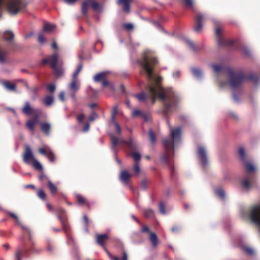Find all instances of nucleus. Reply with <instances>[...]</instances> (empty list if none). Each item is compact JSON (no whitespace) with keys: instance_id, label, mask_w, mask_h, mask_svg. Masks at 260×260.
Instances as JSON below:
<instances>
[{"instance_id":"1","label":"nucleus","mask_w":260,"mask_h":260,"mask_svg":"<svg viewBox=\"0 0 260 260\" xmlns=\"http://www.w3.org/2000/svg\"><path fill=\"white\" fill-rule=\"evenodd\" d=\"M138 62L141 67V73L146 75L149 83L145 87V92L142 91L135 96L141 102H145L147 96L153 104L155 102V98H158L163 103L162 112L164 115L176 110L180 101L179 96L172 88H162L160 84L162 77L153 74V66L158 63L153 53L146 51Z\"/></svg>"},{"instance_id":"2","label":"nucleus","mask_w":260,"mask_h":260,"mask_svg":"<svg viewBox=\"0 0 260 260\" xmlns=\"http://www.w3.org/2000/svg\"><path fill=\"white\" fill-rule=\"evenodd\" d=\"M171 140L164 139L162 143L165 149V152L161 157L164 163L167 165L171 169L172 173L173 172V169L171 166L169 160L174 153V148L177 147L181 141V127L178 126L172 127L169 125Z\"/></svg>"},{"instance_id":"3","label":"nucleus","mask_w":260,"mask_h":260,"mask_svg":"<svg viewBox=\"0 0 260 260\" xmlns=\"http://www.w3.org/2000/svg\"><path fill=\"white\" fill-rule=\"evenodd\" d=\"M229 81H221L219 85L221 88H225L230 85L233 90V99L235 103H239L240 100L239 94L242 92V86L246 79V76L242 71H234L231 68L227 69Z\"/></svg>"},{"instance_id":"4","label":"nucleus","mask_w":260,"mask_h":260,"mask_svg":"<svg viewBox=\"0 0 260 260\" xmlns=\"http://www.w3.org/2000/svg\"><path fill=\"white\" fill-rule=\"evenodd\" d=\"M3 5L11 15L17 14L19 11L26 6L24 0H0V18L2 15Z\"/></svg>"},{"instance_id":"5","label":"nucleus","mask_w":260,"mask_h":260,"mask_svg":"<svg viewBox=\"0 0 260 260\" xmlns=\"http://www.w3.org/2000/svg\"><path fill=\"white\" fill-rule=\"evenodd\" d=\"M246 173L244 177L240 180L242 188L245 191H249L252 186L253 175L251 173L254 172L256 168L250 162L245 164Z\"/></svg>"},{"instance_id":"6","label":"nucleus","mask_w":260,"mask_h":260,"mask_svg":"<svg viewBox=\"0 0 260 260\" xmlns=\"http://www.w3.org/2000/svg\"><path fill=\"white\" fill-rule=\"evenodd\" d=\"M90 6L95 11H101V8L96 1L94 0H85L82 3L81 7L82 13L83 15H85L87 14Z\"/></svg>"},{"instance_id":"7","label":"nucleus","mask_w":260,"mask_h":260,"mask_svg":"<svg viewBox=\"0 0 260 260\" xmlns=\"http://www.w3.org/2000/svg\"><path fill=\"white\" fill-rule=\"evenodd\" d=\"M197 154L200 163L203 168H205L208 164V159L206 148L203 146H199Z\"/></svg>"},{"instance_id":"8","label":"nucleus","mask_w":260,"mask_h":260,"mask_svg":"<svg viewBox=\"0 0 260 260\" xmlns=\"http://www.w3.org/2000/svg\"><path fill=\"white\" fill-rule=\"evenodd\" d=\"M57 210L58 213L57 217L62 224L64 232L67 234L70 227L67 222H66V210L61 207H58Z\"/></svg>"},{"instance_id":"9","label":"nucleus","mask_w":260,"mask_h":260,"mask_svg":"<svg viewBox=\"0 0 260 260\" xmlns=\"http://www.w3.org/2000/svg\"><path fill=\"white\" fill-rule=\"evenodd\" d=\"M110 140L111 142V149L113 152L116 154L117 152V146L118 144L127 145V140H124L123 139H118L113 134L110 135Z\"/></svg>"},{"instance_id":"10","label":"nucleus","mask_w":260,"mask_h":260,"mask_svg":"<svg viewBox=\"0 0 260 260\" xmlns=\"http://www.w3.org/2000/svg\"><path fill=\"white\" fill-rule=\"evenodd\" d=\"M35 159L29 146H26L23 154V160L24 163L30 165Z\"/></svg>"},{"instance_id":"11","label":"nucleus","mask_w":260,"mask_h":260,"mask_svg":"<svg viewBox=\"0 0 260 260\" xmlns=\"http://www.w3.org/2000/svg\"><path fill=\"white\" fill-rule=\"evenodd\" d=\"M208 15L206 14L199 13L196 18V25L194 27V30L196 32L201 31L203 28L202 21L207 19Z\"/></svg>"},{"instance_id":"12","label":"nucleus","mask_w":260,"mask_h":260,"mask_svg":"<svg viewBox=\"0 0 260 260\" xmlns=\"http://www.w3.org/2000/svg\"><path fill=\"white\" fill-rule=\"evenodd\" d=\"M221 29L216 28V35L217 37V43L220 46H231L234 44V42L232 40H222L220 37Z\"/></svg>"},{"instance_id":"13","label":"nucleus","mask_w":260,"mask_h":260,"mask_svg":"<svg viewBox=\"0 0 260 260\" xmlns=\"http://www.w3.org/2000/svg\"><path fill=\"white\" fill-rule=\"evenodd\" d=\"M58 55L57 53H54L49 56L48 58H45L42 60V63L45 64L47 63H50L52 68H55L57 66L58 62Z\"/></svg>"},{"instance_id":"14","label":"nucleus","mask_w":260,"mask_h":260,"mask_svg":"<svg viewBox=\"0 0 260 260\" xmlns=\"http://www.w3.org/2000/svg\"><path fill=\"white\" fill-rule=\"evenodd\" d=\"M27 252V250H24L20 246H17L15 252L14 260H22L23 257L26 256Z\"/></svg>"},{"instance_id":"15","label":"nucleus","mask_w":260,"mask_h":260,"mask_svg":"<svg viewBox=\"0 0 260 260\" xmlns=\"http://www.w3.org/2000/svg\"><path fill=\"white\" fill-rule=\"evenodd\" d=\"M75 79H72L71 83L69 85V89L70 90V95L73 99H75L76 92L79 89V86L76 83Z\"/></svg>"},{"instance_id":"16","label":"nucleus","mask_w":260,"mask_h":260,"mask_svg":"<svg viewBox=\"0 0 260 260\" xmlns=\"http://www.w3.org/2000/svg\"><path fill=\"white\" fill-rule=\"evenodd\" d=\"M184 42L186 43V44L188 46V47L193 51L197 52L204 48V45L202 44L196 46L194 43L190 41L189 39L187 38H185L184 39Z\"/></svg>"},{"instance_id":"17","label":"nucleus","mask_w":260,"mask_h":260,"mask_svg":"<svg viewBox=\"0 0 260 260\" xmlns=\"http://www.w3.org/2000/svg\"><path fill=\"white\" fill-rule=\"evenodd\" d=\"M241 250L244 252L246 254L253 256L255 254V250L251 247L245 244L241 243L240 244Z\"/></svg>"},{"instance_id":"18","label":"nucleus","mask_w":260,"mask_h":260,"mask_svg":"<svg viewBox=\"0 0 260 260\" xmlns=\"http://www.w3.org/2000/svg\"><path fill=\"white\" fill-rule=\"evenodd\" d=\"M108 72H100L93 77V80L95 82H102L105 79H106L107 75L108 74Z\"/></svg>"},{"instance_id":"19","label":"nucleus","mask_w":260,"mask_h":260,"mask_svg":"<svg viewBox=\"0 0 260 260\" xmlns=\"http://www.w3.org/2000/svg\"><path fill=\"white\" fill-rule=\"evenodd\" d=\"M127 146L131 150H136L138 148V143L133 138H129L127 140Z\"/></svg>"},{"instance_id":"20","label":"nucleus","mask_w":260,"mask_h":260,"mask_svg":"<svg viewBox=\"0 0 260 260\" xmlns=\"http://www.w3.org/2000/svg\"><path fill=\"white\" fill-rule=\"evenodd\" d=\"M41 130L47 135L49 136L50 133L51 124L48 122H42L40 123Z\"/></svg>"},{"instance_id":"21","label":"nucleus","mask_w":260,"mask_h":260,"mask_svg":"<svg viewBox=\"0 0 260 260\" xmlns=\"http://www.w3.org/2000/svg\"><path fill=\"white\" fill-rule=\"evenodd\" d=\"M9 215L13 218L17 222V224L20 226L23 230H26V231L28 232V233L30 234V231L29 230V229L28 228H27V226H24V225H23L21 222L20 221L18 217L16 215H15L14 213L11 212H9Z\"/></svg>"},{"instance_id":"22","label":"nucleus","mask_w":260,"mask_h":260,"mask_svg":"<svg viewBox=\"0 0 260 260\" xmlns=\"http://www.w3.org/2000/svg\"><path fill=\"white\" fill-rule=\"evenodd\" d=\"M149 239L151 243L153 248L157 247L158 244V239L156 234L154 232H151L149 235Z\"/></svg>"},{"instance_id":"23","label":"nucleus","mask_w":260,"mask_h":260,"mask_svg":"<svg viewBox=\"0 0 260 260\" xmlns=\"http://www.w3.org/2000/svg\"><path fill=\"white\" fill-rule=\"evenodd\" d=\"M108 237L106 234L96 235V242L102 247H104L105 242Z\"/></svg>"},{"instance_id":"24","label":"nucleus","mask_w":260,"mask_h":260,"mask_svg":"<svg viewBox=\"0 0 260 260\" xmlns=\"http://www.w3.org/2000/svg\"><path fill=\"white\" fill-rule=\"evenodd\" d=\"M191 72L192 75L198 79H201L203 77V72L200 68H192Z\"/></svg>"},{"instance_id":"25","label":"nucleus","mask_w":260,"mask_h":260,"mask_svg":"<svg viewBox=\"0 0 260 260\" xmlns=\"http://www.w3.org/2000/svg\"><path fill=\"white\" fill-rule=\"evenodd\" d=\"M8 51L0 47V63L4 64L7 62Z\"/></svg>"},{"instance_id":"26","label":"nucleus","mask_w":260,"mask_h":260,"mask_svg":"<svg viewBox=\"0 0 260 260\" xmlns=\"http://www.w3.org/2000/svg\"><path fill=\"white\" fill-rule=\"evenodd\" d=\"M238 155L240 159L244 162V167H245V164L248 162L246 159V154L245 149L243 147H241L238 149Z\"/></svg>"},{"instance_id":"27","label":"nucleus","mask_w":260,"mask_h":260,"mask_svg":"<svg viewBox=\"0 0 260 260\" xmlns=\"http://www.w3.org/2000/svg\"><path fill=\"white\" fill-rule=\"evenodd\" d=\"M131 177V175L126 171H123L120 175V180L125 184H127L128 180Z\"/></svg>"},{"instance_id":"28","label":"nucleus","mask_w":260,"mask_h":260,"mask_svg":"<svg viewBox=\"0 0 260 260\" xmlns=\"http://www.w3.org/2000/svg\"><path fill=\"white\" fill-rule=\"evenodd\" d=\"M215 194L216 196L222 200H224L225 198V192L224 189L219 187L215 189L214 191Z\"/></svg>"},{"instance_id":"29","label":"nucleus","mask_w":260,"mask_h":260,"mask_svg":"<svg viewBox=\"0 0 260 260\" xmlns=\"http://www.w3.org/2000/svg\"><path fill=\"white\" fill-rule=\"evenodd\" d=\"M118 4H123V11L125 12H128L130 9L129 0H118Z\"/></svg>"},{"instance_id":"30","label":"nucleus","mask_w":260,"mask_h":260,"mask_svg":"<svg viewBox=\"0 0 260 260\" xmlns=\"http://www.w3.org/2000/svg\"><path fill=\"white\" fill-rule=\"evenodd\" d=\"M2 83L4 87L7 90L14 91L16 89V85L14 83H11L9 81H4Z\"/></svg>"},{"instance_id":"31","label":"nucleus","mask_w":260,"mask_h":260,"mask_svg":"<svg viewBox=\"0 0 260 260\" xmlns=\"http://www.w3.org/2000/svg\"><path fill=\"white\" fill-rule=\"evenodd\" d=\"M14 34L10 30H7L4 33V38L8 42H11L13 41Z\"/></svg>"},{"instance_id":"32","label":"nucleus","mask_w":260,"mask_h":260,"mask_svg":"<svg viewBox=\"0 0 260 260\" xmlns=\"http://www.w3.org/2000/svg\"><path fill=\"white\" fill-rule=\"evenodd\" d=\"M209 65L213 69V71L216 73H218L221 72L224 69V66L222 64L210 63Z\"/></svg>"},{"instance_id":"33","label":"nucleus","mask_w":260,"mask_h":260,"mask_svg":"<svg viewBox=\"0 0 260 260\" xmlns=\"http://www.w3.org/2000/svg\"><path fill=\"white\" fill-rule=\"evenodd\" d=\"M46 149L48 150V153L46 155V156L50 161L54 162L55 159V156L52 150L50 147H46Z\"/></svg>"},{"instance_id":"34","label":"nucleus","mask_w":260,"mask_h":260,"mask_svg":"<svg viewBox=\"0 0 260 260\" xmlns=\"http://www.w3.org/2000/svg\"><path fill=\"white\" fill-rule=\"evenodd\" d=\"M32 110L30 106L29 103L26 102L22 109L23 113L27 115H30L32 113Z\"/></svg>"},{"instance_id":"35","label":"nucleus","mask_w":260,"mask_h":260,"mask_svg":"<svg viewBox=\"0 0 260 260\" xmlns=\"http://www.w3.org/2000/svg\"><path fill=\"white\" fill-rule=\"evenodd\" d=\"M56 26L55 24L47 23L44 24L43 30L45 31L50 32L55 29Z\"/></svg>"},{"instance_id":"36","label":"nucleus","mask_w":260,"mask_h":260,"mask_svg":"<svg viewBox=\"0 0 260 260\" xmlns=\"http://www.w3.org/2000/svg\"><path fill=\"white\" fill-rule=\"evenodd\" d=\"M30 165H31L37 170H42L43 169L42 165L37 159H35Z\"/></svg>"},{"instance_id":"37","label":"nucleus","mask_w":260,"mask_h":260,"mask_svg":"<svg viewBox=\"0 0 260 260\" xmlns=\"http://www.w3.org/2000/svg\"><path fill=\"white\" fill-rule=\"evenodd\" d=\"M47 186L52 194H54L56 192L57 187L50 180L48 181Z\"/></svg>"},{"instance_id":"38","label":"nucleus","mask_w":260,"mask_h":260,"mask_svg":"<svg viewBox=\"0 0 260 260\" xmlns=\"http://www.w3.org/2000/svg\"><path fill=\"white\" fill-rule=\"evenodd\" d=\"M36 123L37 119L35 120H29L27 121L26 126L30 130L33 131Z\"/></svg>"},{"instance_id":"39","label":"nucleus","mask_w":260,"mask_h":260,"mask_svg":"<svg viewBox=\"0 0 260 260\" xmlns=\"http://www.w3.org/2000/svg\"><path fill=\"white\" fill-rule=\"evenodd\" d=\"M144 215L146 217H152L154 215V212L151 209H146L144 210Z\"/></svg>"},{"instance_id":"40","label":"nucleus","mask_w":260,"mask_h":260,"mask_svg":"<svg viewBox=\"0 0 260 260\" xmlns=\"http://www.w3.org/2000/svg\"><path fill=\"white\" fill-rule=\"evenodd\" d=\"M53 97L52 95H47L44 99V103L47 106H50L53 102Z\"/></svg>"},{"instance_id":"41","label":"nucleus","mask_w":260,"mask_h":260,"mask_svg":"<svg viewBox=\"0 0 260 260\" xmlns=\"http://www.w3.org/2000/svg\"><path fill=\"white\" fill-rule=\"evenodd\" d=\"M158 209L161 214L165 215L166 214L165 204L163 201L160 202L158 206Z\"/></svg>"},{"instance_id":"42","label":"nucleus","mask_w":260,"mask_h":260,"mask_svg":"<svg viewBox=\"0 0 260 260\" xmlns=\"http://www.w3.org/2000/svg\"><path fill=\"white\" fill-rule=\"evenodd\" d=\"M149 181L146 179H143L140 182V188L143 190L146 189Z\"/></svg>"},{"instance_id":"43","label":"nucleus","mask_w":260,"mask_h":260,"mask_svg":"<svg viewBox=\"0 0 260 260\" xmlns=\"http://www.w3.org/2000/svg\"><path fill=\"white\" fill-rule=\"evenodd\" d=\"M149 134L151 143L154 144L155 143V135L151 129H149Z\"/></svg>"},{"instance_id":"44","label":"nucleus","mask_w":260,"mask_h":260,"mask_svg":"<svg viewBox=\"0 0 260 260\" xmlns=\"http://www.w3.org/2000/svg\"><path fill=\"white\" fill-rule=\"evenodd\" d=\"M249 80L254 84H257L259 80V78L254 74H251L249 78Z\"/></svg>"},{"instance_id":"45","label":"nucleus","mask_w":260,"mask_h":260,"mask_svg":"<svg viewBox=\"0 0 260 260\" xmlns=\"http://www.w3.org/2000/svg\"><path fill=\"white\" fill-rule=\"evenodd\" d=\"M102 85L103 87L109 86L111 90H114V85L110 84L109 82L106 80V79L102 82Z\"/></svg>"},{"instance_id":"46","label":"nucleus","mask_w":260,"mask_h":260,"mask_svg":"<svg viewBox=\"0 0 260 260\" xmlns=\"http://www.w3.org/2000/svg\"><path fill=\"white\" fill-rule=\"evenodd\" d=\"M132 155L133 156V159L136 162L138 161L141 159V154L137 152L132 153Z\"/></svg>"},{"instance_id":"47","label":"nucleus","mask_w":260,"mask_h":260,"mask_svg":"<svg viewBox=\"0 0 260 260\" xmlns=\"http://www.w3.org/2000/svg\"><path fill=\"white\" fill-rule=\"evenodd\" d=\"M143 112L137 109H134L132 111V115L133 117L142 116Z\"/></svg>"},{"instance_id":"48","label":"nucleus","mask_w":260,"mask_h":260,"mask_svg":"<svg viewBox=\"0 0 260 260\" xmlns=\"http://www.w3.org/2000/svg\"><path fill=\"white\" fill-rule=\"evenodd\" d=\"M242 52L246 56L250 55V50L246 46H243L241 48Z\"/></svg>"},{"instance_id":"49","label":"nucleus","mask_w":260,"mask_h":260,"mask_svg":"<svg viewBox=\"0 0 260 260\" xmlns=\"http://www.w3.org/2000/svg\"><path fill=\"white\" fill-rule=\"evenodd\" d=\"M46 147H49L48 145H44V147L43 148H40L38 150L39 152L43 155H45L46 156L47 153H48V150L46 149Z\"/></svg>"},{"instance_id":"50","label":"nucleus","mask_w":260,"mask_h":260,"mask_svg":"<svg viewBox=\"0 0 260 260\" xmlns=\"http://www.w3.org/2000/svg\"><path fill=\"white\" fill-rule=\"evenodd\" d=\"M38 196L42 200H45L46 199V193L42 189H40L38 191Z\"/></svg>"},{"instance_id":"51","label":"nucleus","mask_w":260,"mask_h":260,"mask_svg":"<svg viewBox=\"0 0 260 260\" xmlns=\"http://www.w3.org/2000/svg\"><path fill=\"white\" fill-rule=\"evenodd\" d=\"M47 89L50 92H54L56 89V86L54 84L50 83L47 86Z\"/></svg>"},{"instance_id":"52","label":"nucleus","mask_w":260,"mask_h":260,"mask_svg":"<svg viewBox=\"0 0 260 260\" xmlns=\"http://www.w3.org/2000/svg\"><path fill=\"white\" fill-rule=\"evenodd\" d=\"M123 26L127 30H131L134 28V25L132 23H124L123 24Z\"/></svg>"},{"instance_id":"53","label":"nucleus","mask_w":260,"mask_h":260,"mask_svg":"<svg viewBox=\"0 0 260 260\" xmlns=\"http://www.w3.org/2000/svg\"><path fill=\"white\" fill-rule=\"evenodd\" d=\"M76 199L78 202V203L83 204L85 202V200L84 198H83L81 196L80 194H77L76 196Z\"/></svg>"},{"instance_id":"54","label":"nucleus","mask_w":260,"mask_h":260,"mask_svg":"<svg viewBox=\"0 0 260 260\" xmlns=\"http://www.w3.org/2000/svg\"><path fill=\"white\" fill-rule=\"evenodd\" d=\"M183 2L187 7H192L193 6V0H183Z\"/></svg>"},{"instance_id":"55","label":"nucleus","mask_w":260,"mask_h":260,"mask_svg":"<svg viewBox=\"0 0 260 260\" xmlns=\"http://www.w3.org/2000/svg\"><path fill=\"white\" fill-rule=\"evenodd\" d=\"M83 219H84V220L85 222V230L86 231V232H88V229L87 228L88 224V219L87 216L84 215L83 216Z\"/></svg>"},{"instance_id":"56","label":"nucleus","mask_w":260,"mask_h":260,"mask_svg":"<svg viewBox=\"0 0 260 260\" xmlns=\"http://www.w3.org/2000/svg\"><path fill=\"white\" fill-rule=\"evenodd\" d=\"M114 126L116 128V131L118 135H120L121 133V129L120 125L117 122H115Z\"/></svg>"},{"instance_id":"57","label":"nucleus","mask_w":260,"mask_h":260,"mask_svg":"<svg viewBox=\"0 0 260 260\" xmlns=\"http://www.w3.org/2000/svg\"><path fill=\"white\" fill-rule=\"evenodd\" d=\"M181 72L180 71L177 70L173 72V76L174 78L178 79L180 77Z\"/></svg>"},{"instance_id":"58","label":"nucleus","mask_w":260,"mask_h":260,"mask_svg":"<svg viewBox=\"0 0 260 260\" xmlns=\"http://www.w3.org/2000/svg\"><path fill=\"white\" fill-rule=\"evenodd\" d=\"M181 227L175 225L171 229V231L174 233H177L181 230Z\"/></svg>"},{"instance_id":"59","label":"nucleus","mask_w":260,"mask_h":260,"mask_svg":"<svg viewBox=\"0 0 260 260\" xmlns=\"http://www.w3.org/2000/svg\"><path fill=\"white\" fill-rule=\"evenodd\" d=\"M141 232L142 233H146V232H148L149 233V234H150V233L151 232H152L149 227L148 226H146V225H145V226H143L142 228V229H141Z\"/></svg>"},{"instance_id":"60","label":"nucleus","mask_w":260,"mask_h":260,"mask_svg":"<svg viewBox=\"0 0 260 260\" xmlns=\"http://www.w3.org/2000/svg\"><path fill=\"white\" fill-rule=\"evenodd\" d=\"M134 171L136 174H139L140 172V169L139 165L136 162L134 166Z\"/></svg>"},{"instance_id":"61","label":"nucleus","mask_w":260,"mask_h":260,"mask_svg":"<svg viewBox=\"0 0 260 260\" xmlns=\"http://www.w3.org/2000/svg\"><path fill=\"white\" fill-rule=\"evenodd\" d=\"M96 117H98L97 114L95 113V112L93 111L91 115L89 117V120L91 121H93Z\"/></svg>"},{"instance_id":"62","label":"nucleus","mask_w":260,"mask_h":260,"mask_svg":"<svg viewBox=\"0 0 260 260\" xmlns=\"http://www.w3.org/2000/svg\"><path fill=\"white\" fill-rule=\"evenodd\" d=\"M90 127V124L89 123L87 122L85 123L84 127L82 129V132L83 133H86L88 131Z\"/></svg>"},{"instance_id":"63","label":"nucleus","mask_w":260,"mask_h":260,"mask_svg":"<svg viewBox=\"0 0 260 260\" xmlns=\"http://www.w3.org/2000/svg\"><path fill=\"white\" fill-rule=\"evenodd\" d=\"M52 68L54 69L55 73L57 76H59L61 75V71L57 68V66H55V68Z\"/></svg>"},{"instance_id":"64","label":"nucleus","mask_w":260,"mask_h":260,"mask_svg":"<svg viewBox=\"0 0 260 260\" xmlns=\"http://www.w3.org/2000/svg\"><path fill=\"white\" fill-rule=\"evenodd\" d=\"M45 39L43 36L41 34H40L38 36V41L41 43L43 44L45 42Z\"/></svg>"}]
</instances>
